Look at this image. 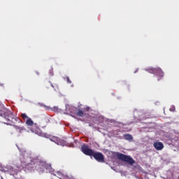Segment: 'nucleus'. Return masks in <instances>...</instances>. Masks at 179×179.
Returning <instances> with one entry per match:
<instances>
[{
    "label": "nucleus",
    "mask_w": 179,
    "mask_h": 179,
    "mask_svg": "<svg viewBox=\"0 0 179 179\" xmlns=\"http://www.w3.org/2000/svg\"><path fill=\"white\" fill-rule=\"evenodd\" d=\"M46 110L54 111L55 113H61V109L58 106H54L53 108L46 107Z\"/></svg>",
    "instance_id": "9d476101"
},
{
    "label": "nucleus",
    "mask_w": 179,
    "mask_h": 179,
    "mask_svg": "<svg viewBox=\"0 0 179 179\" xmlns=\"http://www.w3.org/2000/svg\"><path fill=\"white\" fill-rule=\"evenodd\" d=\"M153 146L156 150H163V148H164V145H163V143L162 142H155L154 143Z\"/></svg>",
    "instance_id": "1a4fd4ad"
},
{
    "label": "nucleus",
    "mask_w": 179,
    "mask_h": 179,
    "mask_svg": "<svg viewBox=\"0 0 179 179\" xmlns=\"http://www.w3.org/2000/svg\"><path fill=\"white\" fill-rule=\"evenodd\" d=\"M31 166H34L36 170H39V171H43L44 169H47V162L44 161H41V159H32L31 162Z\"/></svg>",
    "instance_id": "f03ea898"
},
{
    "label": "nucleus",
    "mask_w": 179,
    "mask_h": 179,
    "mask_svg": "<svg viewBox=\"0 0 179 179\" xmlns=\"http://www.w3.org/2000/svg\"><path fill=\"white\" fill-rule=\"evenodd\" d=\"M81 151L87 156H93L94 159L99 163H104V155L101 152H94L93 150L89 148V145L84 144L81 146Z\"/></svg>",
    "instance_id": "f257e3e1"
},
{
    "label": "nucleus",
    "mask_w": 179,
    "mask_h": 179,
    "mask_svg": "<svg viewBox=\"0 0 179 179\" xmlns=\"http://www.w3.org/2000/svg\"><path fill=\"white\" fill-rule=\"evenodd\" d=\"M169 110H170L171 112L174 113V111H176V106H171L170 107V108H169Z\"/></svg>",
    "instance_id": "2eb2a0df"
},
{
    "label": "nucleus",
    "mask_w": 179,
    "mask_h": 179,
    "mask_svg": "<svg viewBox=\"0 0 179 179\" xmlns=\"http://www.w3.org/2000/svg\"><path fill=\"white\" fill-rule=\"evenodd\" d=\"M21 117L23 120H27L26 124L29 127H33V125H34V122H33V120H31V118L27 117V115H26V113L21 114Z\"/></svg>",
    "instance_id": "423d86ee"
},
{
    "label": "nucleus",
    "mask_w": 179,
    "mask_h": 179,
    "mask_svg": "<svg viewBox=\"0 0 179 179\" xmlns=\"http://www.w3.org/2000/svg\"><path fill=\"white\" fill-rule=\"evenodd\" d=\"M31 131V132H33V134H36V135H38V136H44V133H43V131H41V129H40V128L36 126L32 127Z\"/></svg>",
    "instance_id": "0eeeda50"
},
{
    "label": "nucleus",
    "mask_w": 179,
    "mask_h": 179,
    "mask_svg": "<svg viewBox=\"0 0 179 179\" xmlns=\"http://www.w3.org/2000/svg\"><path fill=\"white\" fill-rule=\"evenodd\" d=\"M116 157L118 160H121L122 162H125L128 164L132 166V164H135V160L133 157H131L129 155H126L122 153L117 152Z\"/></svg>",
    "instance_id": "7ed1b4c3"
},
{
    "label": "nucleus",
    "mask_w": 179,
    "mask_h": 179,
    "mask_svg": "<svg viewBox=\"0 0 179 179\" xmlns=\"http://www.w3.org/2000/svg\"><path fill=\"white\" fill-rule=\"evenodd\" d=\"M83 113H73L72 114H70L71 117H73V118H76V117H83Z\"/></svg>",
    "instance_id": "f8f14e48"
},
{
    "label": "nucleus",
    "mask_w": 179,
    "mask_h": 179,
    "mask_svg": "<svg viewBox=\"0 0 179 179\" xmlns=\"http://www.w3.org/2000/svg\"><path fill=\"white\" fill-rule=\"evenodd\" d=\"M78 113H85L86 111H90V107L80 103L78 104Z\"/></svg>",
    "instance_id": "6e6552de"
},
{
    "label": "nucleus",
    "mask_w": 179,
    "mask_h": 179,
    "mask_svg": "<svg viewBox=\"0 0 179 179\" xmlns=\"http://www.w3.org/2000/svg\"><path fill=\"white\" fill-rule=\"evenodd\" d=\"M66 79L67 83H69V84L72 83V81H71V79H69V77L67 76V77L66 78Z\"/></svg>",
    "instance_id": "f3484780"
},
{
    "label": "nucleus",
    "mask_w": 179,
    "mask_h": 179,
    "mask_svg": "<svg viewBox=\"0 0 179 179\" xmlns=\"http://www.w3.org/2000/svg\"><path fill=\"white\" fill-rule=\"evenodd\" d=\"M136 72H138V70H136V71L134 72V73H136Z\"/></svg>",
    "instance_id": "a211bd4d"
},
{
    "label": "nucleus",
    "mask_w": 179,
    "mask_h": 179,
    "mask_svg": "<svg viewBox=\"0 0 179 179\" xmlns=\"http://www.w3.org/2000/svg\"><path fill=\"white\" fill-rule=\"evenodd\" d=\"M178 179H179V176H178Z\"/></svg>",
    "instance_id": "6ab92c4d"
},
{
    "label": "nucleus",
    "mask_w": 179,
    "mask_h": 179,
    "mask_svg": "<svg viewBox=\"0 0 179 179\" xmlns=\"http://www.w3.org/2000/svg\"><path fill=\"white\" fill-rule=\"evenodd\" d=\"M0 116L5 118L6 121H10L11 122L15 120V115L12 113H1Z\"/></svg>",
    "instance_id": "39448f33"
},
{
    "label": "nucleus",
    "mask_w": 179,
    "mask_h": 179,
    "mask_svg": "<svg viewBox=\"0 0 179 179\" xmlns=\"http://www.w3.org/2000/svg\"><path fill=\"white\" fill-rule=\"evenodd\" d=\"M146 71L149 72V73L157 75V76H159V78H163V76H164V72H163V70L160 68H150L148 69Z\"/></svg>",
    "instance_id": "20e7f679"
},
{
    "label": "nucleus",
    "mask_w": 179,
    "mask_h": 179,
    "mask_svg": "<svg viewBox=\"0 0 179 179\" xmlns=\"http://www.w3.org/2000/svg\"><path fill=\"white\" fill-rule=\"evenodd\" d=\"M66 110H69L70 108H75L71 105H66Z\"/></svg>",
    "instance_id": "dca6fc26"
},
{
    "label": "nucleus",
    "mask_w": 179,
    "mask_h": 179,
    "mask_svg": "<svg viewBox=\"0 0 179 179\" xmlns=\"http://www.w3.org/2000/svg\"><path fill=\"white\" fill-rule=\"evenodd\" d=\"M9 110L3 104H2V102L0 101V113H8Z\"/></svg>",
    "instance_id": "9b49d317"
},
{
    "label": "nucleus",
    "mask_w": 179,
    "mask_h": 179,
    "mask_svg": "<svg viewBox=\"0 0 179 179\" xmlns=\"http://www.w3.org/2000/svg\"><path fill=\"white\" fill-rule=\"evenodd\" d=\"M66 144V143L62 140H61L58 142V145H62V146H65Z\"/></svg>",
    "instance_id": "4468645a"
},
{
    "label": "nucleus",
    "mask_w": 179,
    "mask_h": 179,
    "mask_svg": "<svg viewBox=\"0 0 179 179\" xmlns=\"http://www.w3.org/2000/svg\"><path fill=\"white\" fill-rule=\"evenodd\" d=\"M124 138L126 141H132L134 139V137L131 134H124Z\"/></svg>",
    "instance_id": "ddd939ff"
}]
</instances>
